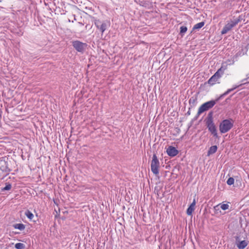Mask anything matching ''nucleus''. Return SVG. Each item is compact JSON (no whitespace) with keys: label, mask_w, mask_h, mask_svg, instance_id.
<instances>
[{"label":"nucleus","mask_w":249,"mask_h":249,"mask_svg":"<svg viewBox=\"0 0 249 249\" xmlns=\"http://www.w3.org/2000/svg\"><path fill=\"white\" fill-rule=\"evenodd\" d=\"M25 215L30 219L32 220L34 217V214L31 212L27 210L25 212Z\"/></svg>","instance_id":"nucleus-20"},{"label":"nucleus","mask_w":249,"mask_h":249,"mask_svg":"<svg viewBox=\"0 0 249 249\" xmlns=\"http://www.w3.org/2000/svg\"><path fill=\"white\" fill-rule=\"evenodd\" d=\"M235 244L239 249H244L248 245V242L246 240L240 241L239 236H235Z\"/></svg>","instance_id":"nucleus-8"},{"label":"nucleus","mask_w":249,"mask_h":249,"mask_svg":"<svg viewBox=\"0 0 249 249\" xmlns=\"http://www.w3.org/2000/svg\"><path fill=\"white\" fill-rule=\"evenodd\" d=\"M233 120L231 119H225L219 124V130L222 134L226 133L233 127Z\"/></svg>","instance_id":"nucleus-2"},{"label":"nucleus","mask_w":249,"mask_h":249,"mask_svg":"<svg viewBox=\"0 0 249 249\" xmlns=\"http://www.w3.org/2000/svg\"><path fill=\"white\" fill-rule=\"evenodd\" d=\"M198 117V116H197V114L196 115V117H195L194 120H196Z\"/></svg>","instance_id":"nucleus-29"},{"label":"nucleus","mask_w":249,"mask_h":249,"mask_svg":"<svg viewBox=\"0 0 249 249\" xmlns=\"http://www.w3.org/2000/svg\"><path fill=\"white\" fill-rule=\"evenodd\" d=\"M246 83H243V84H246ZM243 84H241L239 85V86H235L233 88L231 89H228L226 92H225L223 94L220 95L217 98H216L214 101H216V103L222 99L224 96L228 94L229 93H230L231 91H233L234 89H236V88L239 87L240 86H242Z\"/></svg>","instance_id":"nucleus-10"},{"label":"nucleus","mask_w":249,"mask_h":249,"mask_svg":"<svg viewBox=\"0 0 249 249\" xmlns=\"http://www.w3.org/2000/svg\"><path fill=\"white\" fill-rule=\"evenodd\" d=\"M86 29H88L89 28L88 25H87L85 27Z\"/></svg>","instance_id":"nucleus-30"},{"label":"nucleus","mask_w":249,"mask_h":249,"mask_svg":"<svg viewBox=\"0 0 249 249\" xmlns=\"http://www.w3.org/2000/svg\"><path fill=\"white\" fill-rule=\"evenodd\" d=\"M225 69H226L225 68H223V67H221L220 69H219L217 70V71L214 74V75L216 77H218L219 79L223 74Z\"/></svg>","instance_id":"nucleus-14"},{"label":"nucleus","mask_w":249,"mask_h":249,"mask_svg":"<svg viewBox=\"0 0 249 249\" xmlns=\"http://www.w3.org/2000/svg\"><path fill=\"white\" fill-rule=\"evenodd\" d=\"M235 56L236 57H237V54H236V55H235Z\"/></svg>","instance_id":"nucleus-33"},{"label":"nucleus","mask_w":249,"mask_h":249,"mask_svg":"<svg viewBox=\"0 0 249 249\" xmlns=\"http://www.w3.org/2000/svg\"><path fill=\"white\" fill-rule=\"evenodd\" d=\"M160 167L159 160L155 154H153L152 160L151 163V169L153 173L156 175L159 173V168Z\"/></svg>","instance_id":"nucleus-6"},{"label":"nucleus","mask_w":249,"mask_h":249,"mask_svg":"<svg viewBox=\"0 0 249 249\" xmlns=\"http://www.w3.org/2000/svg\"><path fill=\"white\" fill-rule=\"evenodd\" d=\"M243 19L242 16H239L238 18H237V20L238 21V22H240Z\"/></svg>","instance_id":"nucleus-27"},{"label":"nucleus","mask_w":249,"mask_h":249,"mask_svg":"<svg viewBox=\"0 0 249 249\" xmlns=\"http://www.w3.org/2000/svg\"><path fill=\"white\" fill-rule=\"evenodd\" d=\"M196 100H197V96H193L190 98V99L189 100V103L191 107H194L196 106Z\"/></svg>","instance_id":"nucleus-16"},{"label":"nucleus","mask_w":249,"mask_h":249,"mask_svg":"<svg viewBox=\"0 0 249 249\" xmlns=\"http://www.w3.org/2000/svg\"><path fill=\"white\" fill-rule=\"evenodd\" d=\"M234 179L233 178L230 177L227 181V183L229 185H231L234 184Z\"/></svg>","instance_id":"nucleus-24"},{"label":"nucleus","mask_w":249,"mask_h":249,"mask_svg":"<svg viewBox=\"0 0 249 249\" xmlns=\"http://www.w3.org/2000/svg\"><path fill=\"white\" fill-rule=\"evenodd\" d=\"M231 22L232 24L234 27L239 23L238 21L237 20V18L231 20Z\"/></svg>","instance_id":"nucleus-25"},{"label":"nucleus","mask_w":249,"mask_h":249,"mask_svg":"<svg viewBox=\"0 0 249 249\" xmlns=\"http://www.w3.org/2000/svg\"><path fill=\"white\" fill-rule=\"evenodd\" d=\"M166 152L170 157H173L178 153V151L175 147L169 146L166 150Z\"/></svg>","instance_id":"nucleus-9"},{"label":"nucleus","mask_w":249,"mask_h":249,"mask_svg":"<svg viewBox=\"0 0 249 249\" xmlns=\"http://www.w3.org/2000/svg\"><path fill=\"white\" fill-rule=\"evenodd\" d=\"M11 170L7 160H0V176L6 177L9 174Z\"/></svg>","instance_id":"nucleus-4"},{"label":"nucleus","mask_w":249,"mask_h":249,"mask_svg":"<svg viewBox=\"0 0 249 249\" xmlns=\"http://www.w3.org/2000/svg\"><path fill=\"white\" fill-rule=\"evenodd\" d=\"M79 24L81 25H83V24L82 22H79Z\"/></svg>","instance_id":"nucleus-31"},{"label":"nucleus","mask_w":249,"mask_h":249,"mask_svg":"<svg viewBox=\"0 0 249 249\" xmlns=\"http://www.w3.org/2000/svg\"><path fill=\"white\" fill-rule=\"evenodd\" d=\"M216 104V101L212 100L203 104L198 108L197 116H199L202 113L212 108Z\"/></svg>","instance_id":"nucleus-5"},{"label":"nucleus","mask_w":249,"mask_h":249,"mask_svg":"<svg viewBox=\"0 0 249 249\" xmlns=\"http://www.w3.org/2000/svg\"><path fill=\"white\" fill-rule=\"evenodd\" d=\"M187 31V28L186 26H182L180 28V34L182 36Z\"/></svg>","instance_id":"nucleus-23"},{"label":"nucleus","mask_w":249,"mask_h":249,"mask_svg":"<svg viewBox=\"0 0 249 249\" xmlns=\"http://www.w3.org/2000/svg\"><path fill=\"white\" fill-rule=\"evenodd\" d=\"M218 79V78L216 77L214 74L209 79L208 83L210 85H213Z\"/></svg>","instance_id":"nucleus-17"},{"label":"nucleus","mask_w":249,"mask_h":249,"mask_svg":"<svg viewBox=\"0 0 249 249\" xmlns=\"http://www.w3.org/2000/svg\"><path fill=\"white\" fill-rule=\"evenodd\" d=\"M229 208V205L227 204H219L214 207V209L215 211H219L220 208L223 210H226Z\"/></svg>","instance_id":"nucleus-12"},{"label":"nucleus","mask_w":249,"mask_h":249,"mask_svg":"<svg viewBox=\"0 0 249 249\" xmlns=\"http://www.w3.org/2000/svg\"><path fill=\"white\" fill-rule=\"evenodd\" d=\"M161 188V187H160L159 189H158V187H156L155 188V192H156V191L157 192V194L158 196H159V192Z\"/></svg>","instance_id":"nucleus-26"},{"label":"nucleus","mask_w":249,"mask_h":249,"mask_svg":"<svg viewBox=\"0 0 249 249\" xmlns=\"http://www.w3.org/2000/svg\"><path fill=\"white\" fill-rule=\"evenodd\" d=\"M25 246L24 244L21 243H18L15 244V248L16 249H24Z\"/></svg>","instance_id":"nucleus-22"},{"label":"nucleus","mask_w":249,"mask_h":249,"mask_svg":"<svg viewBox=\"0 0 249 249\" xmlns=\"http://www.w3.org/2000/svg\"><path fill=\"white\" fill-rule=\"evenodd\" d=\"M73 47L77 52L83 53L87 48V43H83L79 40H74L72 42Z\"/></svg>","instance_id":"nucleus-7"},{"label":"nucleus","mask_w":249,"mask_h":249,"mask_svg":"<svg viewBox=\"0 0 249 249\" xmlns=\"http://www.w3.org/2000/svg\"><path fill=\"white\" fill-rule=\"evenodd\" d=\"M89 17L91 21L94 22L96 28L101 31L102 34H103L107 29V26L109 25L107 24L108 22L107 21H101L99 19H98L91 16H89Z\"/></svg>","instance_id":"nucleus-3"},{"label":"nucleus","mask_w":249,"mask_h":249,"mask_svg":"<svg viewBox=\"0 0 249 249\" xmlns=\"http://www.w3.org/2000/svg\"><path fill=\"white\" fill-rule=\"evenodd\" d=\"M217 150V146L216 145H213L210 147L208 151V155H212L215 153Z\"/></svg>","instance_id":"nucleus-18"},{"label":"nucleus","mask_w":249,"mask_h":249,"mask_svg":"<svg viewBox=\"0 0 249 249\" xmlns=\"http://www.w3.org/2000/svg\"><path fill=\"white\" fill-rule=\"evenodd\" d=\"M205 122L207 128L211 134L216 138H218L216 127L213 122V111L209 112L205 119Z\"/></svg>","instance_id":"nucleus-1"},{"label":"nucleus","mask_w":249,"mask_h":249,"mask_svg":"<svg viewBox=\"0 0 249 249\" xmlns=\"http://www.w3.org/2000/svg\"><path fill=\"white\" fill-rule=\"evenodd\" d=\"M12 188V185L9 182L5 183V186L1 189L2 191L10 190Z\"/></svg>","instance_id":"nucleus-21"},{"label":"nucleus","mask_w":249,"mask_h":249,"mask_svg":"<svg viewBox=\"0 0 249 249\" xmlns=\"http://www.w3.org/2000/svg\"><path fill=\"white\" fill-rule=\"evenodd\" d=\"M196 205V201L194 199L193 202L191 203V204L189 206V207L187 209L186 213L188 215H190L192 214L193 212L195 210V206Z\"/></svg>","instance_id":"nucleus-13"},{"label":"nucleus","mask_w":249,"mask_h":249,"mask_svg":"<svg viewBox=\"0 0 249 249\" xmlns=\"http://www.w3.org/2000/svg\"><path fill=\"white\" fill-rule=\"evenodd\" d=\"M233 27H234V26L231 22L227 23L225 25V26L222 29L221 32V34L223 35L226 34L229 31H230Z\"/></svg>","instance_id":"nucleus-11"},{"label":"nucleus","mask_w":249,"mask_h":249,"mask_svg":"<svg viewBox=\"0 0 249 249\" xmlns=\"http://www.w3.org/2000/svg\"><path fill=\"white\" fill-rule=\"evenodd\" d=\"M13 227L16 229H18L20 231H23L25 228V225L22 223H17L14 224Z\"/></svg>","instance_id":"nucleus-15"},{"label":"nucleus","mask_w":249,"mask_h":249,"mask_svg":"<svg viewBox=\"0 0 249 249\" xmlns=\"http://www.w3.org/2000/svg\"><path fill=\"white\" fill-rule=\"evenodd\" d=\"M247 80V79H243V80H242V82H244V81H245V80Z\"/></svg>","instance_id":"nucleus-32"},{"label":"nucleus","mask_w":249,"mask_h":249,"mask_svg":"<svg viewBox=\"0 0 249 249\" xmlns=\"http://www.w3.org/2000/svg\"><path fill=\"white\" fill-rule=\"evenodd\" d=\"M204 24H205V23L203 21L199 22L194 25V26L193 28V30H195L200 29L204 25Z\"/></svg>","instance_id":"nucleus-19"},{"label":"nucleus","mask_w":249,"mask_h":249,"mask_svg":"<svg viewBox=\"0 0 249 249\" xmlns=\"http://www.w3.org/2000/svg\"><path fill=\"white\" fill-rule=\"evenodd\" d=\"M190 114H191V111H190V107L189 109V110L187 111V112L186 113V115H190Z\"/></svg>","instance_id":"nucleus-28"}]
</instances>
